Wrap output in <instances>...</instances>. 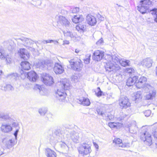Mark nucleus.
<instances>
[{"mask_svg": "<svg viewBox=\"0 0 157 157\" xmlns=\"http://www.w3.org/2000/svg\"><path fill=\"white\" fill-rule=\"evenodd\" d=\"M156 76H157V66L156 67Z\"/></svg>", "mask_w": 157, "mask_h": 157, "instance_id": "nucleus-59", "label": "nucleus"}, {"mask_svg": "<svg viewBox=\"0 0 157 157\" xmlns=\"http://www.w3.org/2000/svg\"><path fill=\"white\" fill-rule=\"evenodd\" d=\"M86 20L88 23L92 26L95 25L97 21L95 17L90 14H88L86 16Z\"/></svg>", "mask_w": 157, "mask_h": 157, "instance_id": "nucleus-22", "label": "nucleus"}, {"mask_svg": "<svg viewBox=\"0 0 157 157\" xmlns=\"http://www.w3.org/2000/svg\"><path fill=\"white\" fill-rule=\"evenodd\" d=\"M136 123L135 121H133L132 122V124L130 126H129V127H135L136 126Z\"/></svg>", "mask_w": 157, "mask_h": 157, "instance_id": "nucleus-52", "label": "nucleus"}, {"mask_svg": "<svg viewBox=\"0 0 157 157\" xmlns=\"http://www.w3.org/2000/svg\"><path fill=\"white\" fill-rule=\"evenodd\" d=\"M75 52L77 53H78L79 52V50H78V49H75Z\"/></svg>", "mask_w": 157, "mask_h": 157, "instance_id": "nucleus-55", "label": "nucleus"}, {"mask_svg": "<svg viewBox=\"0 0 157 157\" xmlns=\"http://www.w3.org/2000/svg\"><path fill=\"white\" fill-rule=\"evenodd\" d=\"M97 89L98 90V92H95V94L98 97H100L102 95L103 93V92L101 90L100 87H98Z\"/></svg>", "mask_w": 157, "mask_h": 157, "instance_id": "nucleus-38", "label": "nucleus"}, {"mask_svg": "<svg viewBox=\"0 0 157 157\" xmlns=\"http://www.w3.org/2000/svg\"><path fill=\"white\" fill-rule=\"evenodd\" d=\"M59 85V88L56 92V96L59 100L63 101L64 100L67 96V94L65 92V90H67L69 87V84L67 83L60 82L58 83Z\"/></svg>", "mask_w": 157, "mask_h": 157, "instance_id": "nucleus-3", "label": "nucleus"}, {"mask_svg": "<svg viewBox=\"0 0 157 157\" xmlns=\"http://www.w3.org/2000/svg\"><path fill=\"white\" fill-rule=\"evenodd\" d=\"M3 72L1 70H0V76L2 74Z\"/></svg>", "mask_w": 157, "mask_h": 157, "instance_id": "nucleus-60", "label": "nucleus"}, {"mask_svg": "<svg viewBox=\"0 0 157 157\" xmlns=\"http://www.w3.org/2000/svg\"><path fill=\"white\" fill-rule=\"evenodd\" d=\"M113 142L115 143L117 147L121 148H128L131 145L129 143H122V140L119 138H115L113 140Z\"/></svg>", "mask_w": 157, "mask_h": 157, "instance_id": "nucleus-12", "label": "nucleus"}, {"mask_svg": "<svg viewBox=\"0 0 157 157\" xmlns=\"http://www.w3.org/2000/svg\"><path fill=\"white\" fill-rule=\"evenodd\" d=\"M138 78V77L134 76L132 77H129L127 80L126 82V85L128 86H133L134 84H136V79Z\"/></svg>", "mask_w": 157, "mask_h": 157, "instance_id": "nucleus-23", "label": "nucleus"}, {"mask_svg": "<svg viewBox=\"0 0 157 157\" xmlns=\"http://www.w3.org/2000/svg\"><path fill=\"white\" fill-rule=\"evenodd\" d=\"M42 80L45 84L48 86H51L54 83V80L52 77L46 73H43Z\"/></svg>", "mask_w": 157, "mask_h": 157, "instance_id": "nucleus-10", "label": "nucleus"}, {"mask_svg": "<svg viewBox=\"0 0 157 157\" xmlns=\"http://www.w3.org/2000/svg\"><path fill=\"white\" fill-rule=\"evenodd\" d=\"M91 55H89L88 56L86 57V59H84V63L86 64H88L90 63Z\"/></svg>", "mask_w": 157, "mask_h": 157, "instance_id": "nucleus-39", "label": "nucleus"}, {"mask_svg": "<svg viewBox=\"0 0 157 157\" xmlns=\"http://www.w3.org/2000/svg\"><path fill=\"white\" fill-rule=\"evenodd\" d=\"M71 81L74 83H75L78 81V77L75 75H73L71 76Z\"/></svg>", "mask_w": 157, "mask_h": 157, "instance_id": "nucleus-40", "label": "nucleus"}, {"mask_svg": "<svg viewBox=\"0 0 157 157\" xmlns=\"http://www.w3.org/2000/svg\"><path fill=\"white\" fill-rule=\"evenodd\" d=\"M71 138L73 141L75 143L79 142V136L78 133L73 132L71 134Z\"/></svg>", "mask_w": 157, "mask_h": 157, "instance_id": "nucleus-25", "label": "nucleus"}, {"mask_svg": "<svg viewBox=\"0 0 157 157\" xmlns=\"http://www.w3.org/2000/svg\"><path fill=\"white\" fill-rule=\"evenodd\" d=\"M117 124L114 122H110L108 124L110 128H117V126L115 124Z\"/></svg>", "mask_w": 157, "mask_h": 157, "instance_id": "nucleus-41", "label": "nucleus"}, {"mask_svg": "<svg viewBox=\"0 0 157 157\" xmlns=\"http://www.w3.org/2000/svg\"><path fill=\"white\" fill-rule=\"evenodd\" d=\"M151 13L153 15L154 20L157 18V9L154 8L151 11Z\"/></svg>", "mask_w": 157, "mask_h": 157, "instance_id": "nucleus-36", "label": "nucleus"}, {"mask_svg": "<svg viewBox=\"0 0 157 157\" xmlns=\"http://www.w3.org/2000/svg\"><path fill=\"white\" fill-rule=\"evenodd\" d=\"M3 150L2 149V151H1V152H0V155L3 154Z\"/></svg>", "mask_w": 157, "mask_h": 157, "instance_id": "nucleus-57", "label": "nucleus"}, {"mask_svg": "<svg viewBox=\"0 0 157 157\" xmlns=\"http://www.w3.org/2000/svg\"><path fill=\"white\" fill-rule=\"evenodd\" d=\"M78 151L82 155H86L91 152L90 146L87 144L83 143L79 147Z\"/></svg>", "mask_w": 157, "mask_h": 157, "instance_id": "nucleus-8", "label": "nucleus"}, {"mask_svg": "<svg viewBox=\"0 0 157 157\" xmlns=\"http://www.w3.org/2000/svg\"><path fill=\"white\" fill-rule=\"evenodd\" d=\"M153 62L152 60L150 58H147L143 59L141 62V64L143 66L149 68L152 66Z\"/></svg>", "mask_w": 157, "mask_h": 157, "instance_id": "nucleus-20", "label": "nucleus"}, {"mask_svg": "<svg viewBox=\"0 0 157 157\" xmlns=\"http://www.w3.org/2000/svg\"><path fill=\"white\" fill-rule=\"evenodd\" d=\"M144 90L149 93L145 96V98L147 100H152L155 97L156 90L155 88L149 84H146L144 87Z\"/></svg>", "mask_w": 157, "mask_h": 157, "instance_id": "nucleus-4", "label": "nucleus"}, {"mask_svg": "<svg viewBox=\"0 0 157 157\" xmlns=\"http://www.w3.org/2000/svg\"><path fill=\"white\" fill-rule=\"evenodd\" d=\"M4 51L2 47H0V58L1 59H4L6 58V61L7 63L10 64L11 62V56L9 55H6L5 56Z\"/></svg>", "mask_w": 157, "mask_h": 157, "instance_id": "nucleus-17", "label": "nucleus"}, {"mask_svg": "<svg viewBox=\"0 0 157 157\" xmlns=\"http://www.w3.org/2000/svg\"><path fill=\"white\" fill-rule=\"evenodd\" d=\"M63 32L64 36L67 37H69L71 38H72L75 37L73 33L70 31H63Z\"/></svg>", "mask_w": 157, "mask_h": 157, "instance_id": "nucleus-33", "label": "nucleus"}, {"mask_svg": "<svg viewBox=\"0 0 157 157\" xmlns=\"http://www.w3.org/2000/svg\"><path fill=\"white\" fill-rule=\"evenodd\" d=\"M104 55V52L98 50H96L93 54V59L96 61H100L103 57Z\"/></svg>", "mask_w": 157, "mask_h": 157, "instance_id": "nucleus-15", "label": "nucleus"}, {"mask_svg": "<svg viewBox=\"0 0 157 157\" xmlns=\"http://www.w3.org/2000/svg\"><path fill=\"white\" fill-rule=\"evenodd\" d=\"M34 42L35 43V44H36V43H37V41H34Z\"/></svg>", "mask_w": 157, "mask_h": 157, "instance_id": "nucleus-62", "label": "nucleus"}, {"mask_svg": "<svg viewBox=\"0 0 157 157\" xmlns=\"http://www.w3.org/2000/svg\"><path fill=\"white\" fill-rule=\"evenodd\" d=\"M93 144L94 146L95 147L96 149H97V150H98L99 148V146L96 143L94 142H93Z\"/></svg>", "mask_w": 157, "mask_h": 157, "instance_id": "nucleus-53", "label": "nucleus"}, {"mask_svg": "<svg viewBox=\"0 0 157 157\" xmlns=\"http://www.w3.org/2000/svg\"><path fill=\"white\" fill-rule=\"evenodd\" d=\"M12 128H1V130L5 132H8L11 131Z\"/></svg>", "mask_w": 157, "mask_h": 157, "instance_id": "nucleus-43", "label": "nucleus"}, {"mask_svg": "<svg viewBox=\"0 0 157 157\" xmlns=\"http://www.w3.org/2000/svg\"><path fill=\"white\" fill-rule=\"evenodd\" d=\"M79 8L78 7H76L73 8L71 10L72 13H76L79 11Z\"/></svg>", "mask_w": 157, "mask_h": 157, "instance_id": "nucleus-44", "label": "nucleus"}, {"mask_svg": "<svg viewBox=\"0 0 157 157\" xmlns=\"http://www.w3.org/2000/svg\"><path fill=\"white\" fill-rule=\"evenodd\" d=\"M77 102L78 103L85 106H89L90 103L89 99L85 98H80Z\"/></svg>", "mask_w": 157, "mask_h": 157, "instance_id": "nucleus-24", "label": "nucleus"}, {"mask_svg": "<svg viewBox=\"0 0 157 157\" xmlns=\"http://www.w3.org/2000/svg\"><path fill=\"white\" fill-rule=\"evenodd\" d=\"M141 139L149 146H150L152 144L151 135L147 131H144L143 132Z\"/></svg>", "mask_w": 157, "mask_h": 157, "instance_id": "nucleus-11", "label": "nucleus"}, {"mask_svg": "<svg viewBox=\"0 0 157 157\" xmlns=\"http://www.w3.org/2000/svg\"><path fill=\"white\" fill-rule=\"evenodd\" d=\"M18 42L28 47L34 44V41L33 40L24 37L18 39Z\"/></svg>", "mask_w": 157, "mask_h": 157, "instance_id": "nucleus-14", "label": "nucleus"}, {"mask_svg": "<svg viewBox=\"0 0 157 157\" xmlns=\"http://www.w3.org/2000/svg\"><path fill=\"white\" fill-rule=\"evenodd\" d=\"M83 20V18L82 16L80 15H75L74 17L72 18L73 22L75 24L82 22Z\"/></svg>", "mask_w": 157, "mask_h": 157, "instance_id": "nucleus-27", "label": "nucleus"}, {"mask_svg": "<svg viewBox=\"0 0 157 157\" xmlns=\"http://www.w3.org/2000/svg\"><path fill=\"white\" fill-rule=\"evenodd\" d=\"M152 134L154 137L157 139V128H155L153 130Z\"/></svg>", "mask_w": 157, "mask_h": 157, "instance_id": "nucleus-46", "label": "nucleus"}, {"mask_svg": "<svg viewBox=\"0 0 157 157\" xmlns=\"http://www.w3.org/2000/svg\"><path fill=\"white\" fill-rule=\"evenodd\" d=\"M4 90L5 91H10L13 90H14L13 87L10 84L6 85L4 87Z\"/></svg>", "mask_w": 157, "mask_h": 157, "instance_id": "nucleus-35", "label": "nucleus"}, {"mask_svg": "<svg viewBox=\"0 0 157 157\" xmlns=\"http://www.w3.org/2000/svg\"><path fill=\"white\" fill-rule=\"evenodd\" d=\"M147 80V78L144 76H141L139 80H138V78L136 79V87L139 89L143 88L144 90V87L146 84L145 83Z\"/></svg>", "mask_w": 157, "mask_h": 157, "instance_id": "nucleus-13", "label": "nucleus"}, {"mask_svg": "<svg viewBox=\"0 0 157 157\" xmlns=\"http://www.w3.org/2000/svg\"><path fill=\"white\" fill-rule=\"evenodd\" d=\"M25 76L31 82H35L38 78L36 73L34 71H31L26 74Z\"/></svg>", "mask_w": 157, "mask_h": 157, "instance_id": "nucleus-16", "label": "nucleus"}, {"mask_svg": "<svg viewBox=\"0 0 157 157\" xmlns=\"http://www.w3.org/2000/svg\"><path fill=\"white\" fill-rule=\"evenodd\" d=\"M97 111L98 114L101 115L102 116H103L104 114V113H103L101 111L100 109H97Z\"/></svg>", "mask_w": 157, "mask_h": 157, "instance_id": "nucleus-50", "label": "nucleus"}, {"mask_svg": "<svg viewBox=\"0 0 157 157\" xmlns=\"http://www.w3.org/2000/svg\"><path fill=\"white\" fill-rule=\"evenodd\" d=\"M18 132H19V129H17L16 130V131H15V132H14V133L13 134V135H14V136L15 137V139L16 140H17V135L18 133Z\"/></svg>", "mask_w": 157, "mask_h": 157, "instance_id": "nucleus-49", "label": "nucleus"}, {"mask_svg": "<svg viewBox=\"0 0 157 157\" xmlns=\"http://www.w3.org/2000/svg\"><path fill=\"white\" fill-rule=\"evenodd\" d=\"M140 3L137 6V9L142 14L146 13L147 10H148L149 7L151 5V2L150 0H141Z\"/></svg>", "mask_w": 157, "mask_h": 157, "instance_id": "nucleus-5", "label": "nucleus"}, {"mask_svg": "<svg viewBox=\"0 0 157 157\" xmlns=\"http://www.w3.org/2000/svg\"><path fill=\"white\" fill-rule=\"evenodd\" d=\"M97 17L98 19L101 21H103L104 20V18L100 14H98L97 15Z\"/></svg>", "mask_w": 157, "mask_h": 157, "instance_id": "nucleus-48", "label": "nucleus"}, {"mask_svg": "<svg viewBox=\"0 0 157 157\" xmlns=\"http://www.w3.org/2000/svg\"><path fill=\"white\" fill-rule=\"evenodd\" d=\"M53 42L55 44H56L58 43V42L57 40H53Z\"/></svg>", "mask_w": 157, "mask_h": 157, "instance_id": "nucleus-56", "label": "nucleus"}, {"mask_svg": "<svg viewBox=\"0 0 157 157\" xmlns=\"http://www.w3.org/2000/svg\"><path fill=\"white\" fill-rule=\"evenodd\" d=\"M134 96V99L135 101L137 100V99H141L142 97L141 93L140 91H137Z\"/></svg>", "mask_w": 157, "mask_h": 157, "instance_id": "nucleus-37", "label": "nucleus"}, {"mask_svg": "<svg viewBox=\"0 0 157 157\" xmlns=\"http://www.w3.org/2000/svg\"><path fill=\"white\" fill-rule=\"evenodd\" d=\"M133 128H129V131L131 133H134V132L133 131L132 129Z\"/></svg>", "mask_w": 157, "mask_h": 157, "instance_id": "nucleus-54", "label": "nucleus"}, {"mask_svg": "<svg viewBox=\"0 0 157 157\" xmlns=\"http://www.w3.org/2000/svg\"><path fill=\"white\" fill-rule=\"evenodd\" d=\"M119 56H117L115 55H109V58L110 60H111L113 62L115 63H119L120 62V59L119 58Z\"/></svg>", "mask_w": 157, "mask_h": 157, "instance_id": "nucleus-30", "label": "nucleus"}, {"mask_svg": "<svg viewBox=\"0 0 157 157\" xmlns=\"http://www.w3.org/2000/svg\"><path fill=\"white\" fill-rule=\"evenodd\" d=\"M134 71V69L133 68H127L126 70V71L127 72L131 74L132 72Z\"/></svg>", "mask_w": 157, "mask_h": 157, "instance_id": "nucleus-45", "label": "nucleus"}, {"mask_svg": "<svg viewBox=\"0 0 157 157\" xmlns=\"http://www.w3.org/2000/svg\"><path fill=\"white\" fill-rule=\"evenodd\" d=\"M53 40H43L42 41V43L44 44H47L48 43H51L53 42Z\"/></svg>", "mask_w": 157, "mask_h": 157, "instance_id": "nucleus-47", "label": "nucleus"}, {"mask_svg": "<svg viewBox=\"0 0 157 157\" xmlns=\"http://www.w3.org/2000/svg\"><path fill=\"white\" fill-rule=\"evenodd\" d=\"M119 104L121 109H127L131 105L129 99L125 96H121L120 98Z\"/></svg>", "mask_w": 157, "mask_h": 157, "instance_id": "nucleus-9", "label": "nucleus"}, {"mask_svg": "<svg viewBox=\"0 0 157 157\" xmlns=\"http://www.w3.org/2000/svg\"><path fill=\"white\" fill-rule=\"evenodd\" d=\"M119 63L122 66L125 67L129 66L130 64V61L128 60H126L124 59H121L120 60Z\"/></svg>", "mask_w": 157, "mask_h": 157, "instance_id": "nucleus-31", "label": "nucleus"}, {"mask_svg": "<svg viewBox=\"0 0 157 157\" xmlns=\"http://www.w3.org/2000/svg\"><path fill=\"white\" fill-rule=\"evenodd\" d=\"M47 109L46 108H42L39 109V113L41 116H44L47 112Z\"/></svg>", "mask_w": 157, "mask_h": 157, "instance_id": "nucleus-34", "label": "nucleus"}, {"mask_svg": "<svg viewBox=\"0 0 157 157\" xmlns=\"http://www.w3.org/2000/svg\"><path fill=\"white\" fill-rule=\"evenodd\" d=\"M18 77V74L17 73H11L8 74L6 76L7 78L11 79L12 80H16L17 78Z\"/></svg>", "mask_w": 157, "mask_h": 157, "instance_id": "nucleus-32", "label": "nucleus"}, {"mask_svg": "<svg viewBox=\"0 0 157 157\" xmlns=\"http://www.w3.org/2000/svg\"><path fill=\"white\" fill-rule=\"evenodd\" d=\"M69 43V41H66V42H65L64 43L66 44H68Z\"/></svg>", "mask_w": 157, "mask_h": 157, "instance_id": "nucleus-58", "label": "nucleus"}, {"mask_svg": "<svg viewBox=\"0 0 157 157\" xmlns=\"http://www.w3.org/2000/svg\"><path fill=\"white\" fill-rule=\"evenodd\" d=\"M58 21L67 28H68L70 25L69 21L65 17L62 16H60L59 17Z\"/></svg>", "mask_w": 157, "mask_h": 157, "instance_id": "nucleus-19", "label": "nucleus"}, {"mask_svg": "<svg viewBox=\"0 0 157 157\" xmlns=\"http://www.w3.org/2000/svg\"><path fill=\"white\" fill-rule=\"evenodd\" d=\"M3 143L6 147L8 149L11 148L15 144L14 138H12L10 140L4 139L3 140Z\"/></svg>", "mask_w": 157, "mask_h": 157, "instance_id": "nucleus-18", "label": "nucleus"}, {"mask_svg": "<svg viewBox=\"0 0 157 157\" xmlns=\"http://www.w3.org/2000/svg\"><path fill=\"white\" fill-rule=\"evenodd\" d=\"M157 123L154 124L152 125H149L148 126H152L153 125H155V124H156Z\"/></svg>", "mask_w": 157, "mask_h": 157, "instance_id": "nucleus-61", "label": "nucleus"}, {"mask_svg": "<svg viewBox=\"0 0 157 157\" xmlns=\"http://www.w3.org/2000/svg\"><path fill=\"white\" fill-rule=\"evenodd\" d=\"M0 118L4 121L2 123L1 127L5 128H16L19 127V124L17 121L9 117L8 115L4 114H0Z\"/></svg>", "mask_w": 157, "mask_h": 157, "instance_id": "nucleus-2", "label": "nucleus"}, {"mask_svg": "<svg viewBox=\"0 0 157 157\" xmlns=\"http://www.w3.org/2000/svg\"><path fill=\"white\" fill-rule=\"evenodd\" d=\"M20 56L21 58L24 60L28 59L29 57V55L27 53V51L24 48L20 49L18 51Z\"/></svg>", "mask_w": 157, "mask_h": 157, "instance_id": "nucleus-21", "label": "nucleus"}, {"mask_svg": "<svg viewBox=\"0 0 157 157\" xmlns=\"http://www.w3.org/2000/svg\"><path fill=\"white\" fill-rule=\"evenodd\" d=\"M86 26L82 24H79L77 25L76 27V29L77 30L80 31L81 33H83L86 31Z\"/></svg>", "mask_w": 157, "mask_h": 157, "instance_id": "nucleus-28", "label": "nucleus"}, {"mask_svg": "<svg viewBox=\"0 0 157 157\" xmlns=\"http://www.w3.org/2000/svg\"><path fill=\"white\" fill-rule=\"evenodd\" d=\"M144 127V126H142V127L141 128H143V127Z\"/></svg>", "mask_w": 157, "mask_h": 157, "instance_id": "nucleus-64", "label": "nucleus"}, {"mask_svg": "<svg viewBox=\"0 0 157 157\" xmlns=\"http://www.w3.org/2000/svg\"><path fill=\"white\" fill-rule=\"evenodd\" d=\"M36 67L41 69L50 70L53 67V71L56 74H61L64 71L63 67L58 63L54 64L53 61L50 60H41L36 64Z\"/></svg>", "mask_w": 157, "mask_h": 157, "instance_id": "nucleus-1", "label": "nucleus"}, {"mask_svg": "<svg viewBox=\"0 0 157 157\" xmlns=\"http://www.w3.org/2000/svg\"><path fill=\"white\" fill-rule=\"evenodd\" d=\"M105 68L106 71L115 73L120 69V67L117 64H114L110 60L107 62L105 66Z\"/></svg>", "mask_w": 157, "mask_h": 157, "instance_id": "nucleus-6", "label": "nucleus"}, {"mask_svg": "<svg viewBox=\"0 0 157 157\" xmlns=\"http://www.w3.org/2000/svg\"><path fill=\"white\" fill-rule=\"evenodd\" d=\"M151 111L149 110H146L144 112L145 116L147 117L149 116L151 114Z\"/></svg>", "mask_w": 157, "mask_h": 157, "instance_id": "nucleus-42", "label": "nucleus"}, {"mask_svg": "<svg viewBox=\"0 0 157 157\" xmlns=\"http://www.w3.org/2000/svg\"><path fill=\"white\" fill-rule=\"evenodd\" d=\"M69 61L71 68L74 70L79 71L83 66L82 61L80 59H78L77 60L71 59Z\"/></svg>", "mask_w": 157, "mask_h": 157, "instance_id": "nucleus-7", "label": "nucleus"}, {"mask_svg": "<svg viewBox=\"0 0 157 157\" xmlns=\"http://www.w3.org/2000/svg\"><path fill=\"white\" fill-rule=\"evenodd\" d=\"M155 21L157 22V18H156V19H155Z\"/></svg>", "mask_w": 157, "mask_h": 157, "instance_id": "nucleus-63", "label": "nucleus"}, {"mask_svg": "<svg viewBox=\"0 0 157 157\" xmlns=\"http://www.w3.org/2000/svg\"><path fill=\"white\" fill-rule=\"evenodd\" d=\"M103 42V40L102 38L99 40L97 42L96 44L97 45H100Z\"/></svg>", "mask_w": 157, "mask_h": 157, "instance_id": "nucleus-51", "label": "nucleus"}, {"mask_svg": "<svg viewBox=\"0 0 157 157\" xmlns=\"http://www.w3.org/2000/svg\"><path fill=\"white\" fill-rule=\"evenodd\" d=\"M22 69L25 70H28L31 68L29 63L27 61H22L21 63Z\"/></svg>", "mask_w": 157, "mask_h": 157, "instance_id": "nucleus-26", "label": "nucleus"}, {"mask_svg": "<svg viewBox=\"0 0 157 157\" xmlns=\"http://www.w3.org/2000/svg\"><path fill=\"white\" fill-rule=\"evenodd\" d=\"M45 152L47 157H56L55 152L49 148L46 149Z\"/></svg>", "mask_w": 157, "mask_h": 157, "instance_id": "nucleus-29", "label": "nucleus"}]
</instances>
